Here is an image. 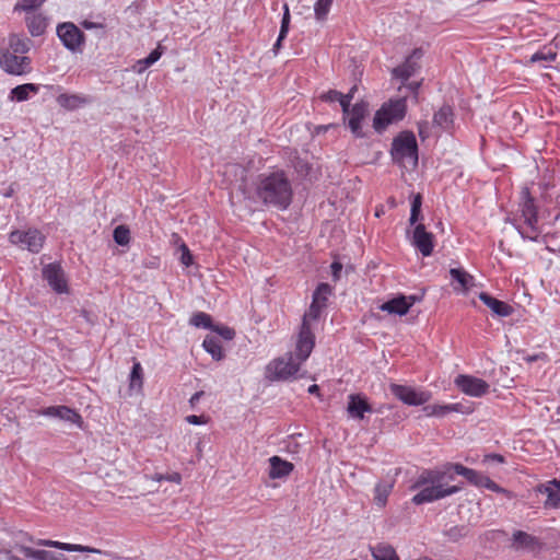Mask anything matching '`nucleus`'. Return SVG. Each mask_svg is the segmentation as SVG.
Returning <instances> with one entry per match:
<instances>
[{"label": "nucleus", "instance_id": "nucleus-40", "mask_svg": "<svg viewBox=\"0 0 560 560\" xmlns=\"http://www.w3.org/2000/svg\"><path fill=\"white\" fill-rule=\"evenodd\" d=\"M422 197L420 194L413 196L411 201V210L409 222L411 225L416 224L421 215Z\"/></svg>", "mask_w": 560, "mask_h": 560}, {"label": "nucleus", "instance_id": "nucleus-3", "mask_svg": "<svg viewBox=\"0 0 560 560\" xmlns=\"http://www.w3.org/2000/svg\"><path fill=\"white\" fill-rule=\"evenodd\" d=\"M325 307L317 302L310 305L308 311L304 314L296 339L298 355L301 360H307L315 347V335L312 330L311 320H317Z\"/></svg>", "mask_w": 560, "mask_h": 560}, {"label": "nucleus", "instance_id": "nucleus-49", "mask_svg": "<svg viewBox=\"0 0 560 560\" xmlns=\"http://www.w3.org/2000/svg\"><path fill=\"white\" fill-rule=\"evenodd\" d=\"M152 479L155 480V481H164L165 480V481H170V482L179 483L182 481V476L178 472L155 474L152 477Z\"/></svg>", "mask_w": 560, "mask_h": 560}, {"label": "nucleus", "instance_id": "nucleus-6", "mask_svg": "<svg viewBox=\"0 0 560 560\" xmlns=\"http://www.w3.org/2000/svg\"><path fill=\"white\" fill-rule=\"evenodd\" d=\"M305 360H301L298 350L275 359L266 368V377L270 381H285L292 377Z\"/></svg>", "mask_w": 560, "mask_h": 560}, {"label": "nucleus", "instance_id": "nucleus-39", "mask_svg": "<svg viewBox=\"0 0 560 560\" xmlns=\"http://www.w3.org/2000/svg\"><path fill=\"white\" fill-rule=\"evenodd\" d=\"M114 241L120 246H127L130 243V230L127 225H118L114 229Z\"/></svg>", "mask_w": 560, "mask_h": 560}, {"label": "nucleus", "instance_id": "nucleus-4", "mask_svg": "<svg viewBox=\"0 0 560 560\" xmlns=\"http://www.w3.org/2000/svg\"><path fill=\"white\" fill-rule=\"evenodd\" d=\"M390 154L393 161L406 166L410 164L412 167L418 165V143L412 131L405 130L399 132L392 142Z\"/></svg>", "mask_w": 560, "mask_h": 560}, {"label": "nucleus", "instance_id": "nucleus-2", "mask_svg": "<svg viewBox=\"0 0 560 560\" xmlns=\"http://www.w3.org/2000/svg\"><path fill=\"white\" fill-rule=\"evenodd\" d=\"M256 196L267 207L285 210L293 198L291 182L283 171L260 174L256 180Z\"/></svg>", "mask_w": 560, "mask_h": 560}, {"label": "nucleus", "instance_id": "nucleus-16", "mask_svg": "<svg viewBox=\"0 0 560 560\" xmlns=\"http://www.w3.org/2000/svg\"><path fill=\"white\" fill-rule=\"evenodd\" d=\"M537 492L546 494L544 503L546 509H560V481L553 479L547 483H540L535 489Z\"/></svg>", "mask_w": 560, "mask_h": 560}, {"label": "nucleus", "instance_id": "nucleus-33", "mask_svg": "<svg viewBox=\"0 0 560 560\" xmlns=\"http://www.w3.org/2000/svg\"><path fill=\"white\" fill-rule=\"evenodd\" d=\"M9 45L12 52L23 55L30 50L31 40L28 38L20 37L19 35H11L9 38Z\"/></svg>", "mask_w": 560, "mask_h": 560}, {"label": "nucleus", "instance_id": "nucleus-54", "mask_svg": "<svg viewBox=\"0 0 560 560\" xmlns=\"http://www.w3.org/2000/svg\"><path fill=\"white\" fill-rule=\"evenodd\" d=\"M418 133L422 140H425L429 137V122L420 121L418 124Z\"/></svg>", "mask_w": 560, "mask_h": 560}, {"label": "nucleus", "instance_id": "nucleus-31", "mask_svg": "<svg viewBox=\"0 0 560 560\" xmlns=\"http://www.w3.org/2000/svg\"><path fill=\"white\" fill-rule=\"evenodd\" d=\"M143 386V371L140 362L135 361L130 375H129V388L131 390H140Z\"/></svg>", "mask_w": 560, "mask_h": 560}, {"label": "nucleus", "instance_id": "nucleus-34", "mask_svg": "<svg viewBox=\"0 0 560 560\" xmlns=\"http://www.w3.org/2000/svg\"><path fill=\"white\" fill-rule=\"evenodd\" d=\"M450 275L453 280L457 281L463 289H468L472 285L474 277L462 268H452Z\"/></svg>", "mask_w": 560, "mask_h": 560}, {"label": "nucleus", "instance_id": "nucleus-44", "mask_svg": "<svg viewBox=\"0 0 560 560\" xmlns=\"http://www.w3.org/2000/svg\"><path fill=\"white\" fill-rule=\"evenodd\" d=\"M45 0H19L15 10L32 11L40 7Z\"/></svg>", "mask_w": 560, "mask_h": 560}, {"label": "nucleus", "instance_id": "nucleus-10", "mask_svg": "<svg viewBox=\"0 0 560 560\" xmlns=\"http://www.w3.org/2000/svg\"><path fill=\"white\" fill-rule=\"evenodd\" d=\"M57 35L63 46L70 51H78L84 44V33L72 22H65L57 26Z\"/></svg>", "mask_w": 560, "mask_h": 560}, {"label": "nucleus", "instance_id": "nucleus-64", "mask_svg": "<svg viewBox=\"0 0 560 560\" xmlns=\"http://www.w3.org/2000/svg\"><path fill=\"white\" fill-rule=\"evenodd\" d=\"M7 559H8V560H23V559H21L20 557H18V556L13 555V553H12V552H10V551H9V552H7Z\"/></svg>", "mask_w": 560, "mask_h": 560}, {"label": "nucleus", "instance_id": "nucleus-26", "mask_svg": "<svg viewBox=\"0 0 560 560\" xmlns=\"http://www.w3.org/2000/svg\"><path fill=\"white\" fill-rule=\"evenodd\" d=\"M39 85L34 83H25L13 88L10 92L9 98L15 102H24L30 98V94H37Z\"/></svg>", "mask_w": 560, "mask_h": 560}, {"label": "nucleus", "instance_id": "nucleus-23", "mask_svg": "<svg viewBox=\"0 0 560 560\" xmlns=\"http://www.w3.org/2000/svg\"><path fill=\"white\" fill-rule=\"evenodd\" d=\"M454 124V112L450 105H443L433 115V126L448 131Z\"/></svg>", "mask_w": 560, "mask_h": 560}, {"label": "nucleus", "instance_id": "nucleus-63", "mask_svg": "<svg viewBox=\"0 0 560 560\" xmlns=\"http://www.w3.org/2000/svg\"><path fill=\"white\" fill-rule=\"evenodd\" d=\"M308 393L310 394H318L319 393V386L316 385V384H313L308 387Z\"/></svg>", "mask_w": 560, "mask_h": 560}, {"label": "nucleus", "instance_id": "nucleus-27", "mask_svg": "<svg viewBox=\"0 0 560 560\" xmlns=\"http://www.w3.org/2000/svg\"><path fill=\"white\" fill-rule=\"evenodd\" d=\"M26 26L32 36H40L47 27L46 19L42 14L26 16Z\"/></svg>", "mask_w": 560, "mask_h": 560}, {"label": "nucleus", "instance_id": "nucleus-13", "mask_svg": "<svg viewBox=\"0 0 560 560\" xmlns=\"http://www.w3.org/2000/svg\"><path fill=\"white\" fill-rule=\"evenodd\" d=\"M43 278L47 281L49 287L57 293H67L68 283L61 266L57 262H51L43 268Z\"/></svg>", "mask_w": 560, "mask_h": 560}, {"label": "nucleus", "instance_id": "nucleus-11", "mask_svg": "<svg viewBox=\"0 0 560 560\" xmlns=\"http://www.w3.org/2000/svg\"><path fill=\"white\" fill-rule=\"evenodd\" d=\"M1 68L13 75H22L31 71V59L26 56H19L12 51H4L0 55Z\"/></svg>", "mask_w": 560, "mask_h": 560}, {"label": "nucleus", "instance_id": "nucleus-58", "mask_svg": "<svg viewBox=\"0 0 560 560\" xmlns=\"http://www.w3.org/2000/svg\"><path fill=\"white\" fill-rule=\"evenodd\" d=\"M81 25L85 30L103 28L104 27L103 24H101V23H95V22H91V21H88V20L82 21Z\"/></svg>", "mask_w": 560, "mask_h": 560}, {"label": "nucleus", "instance_id": "nucleus-8", "mask_svg": "<svg viewBox=\"0 0 560 560\" xmlns=\"http://www.w3.org/2000/svg\"><path fill=\"white\" fill-rule=\"evenodd\" d=\"M390 393L401 402L408 406H421L431 399L428 390H418L415 387L392 383Z\"/></svg>", "mask_w": 560, "mask_h": 560}, {"label": "nucleus", "instance_id": "nucleus-42", "mask_svg": "<svg viewBox=\"0 0 560 560\" xmlns=\"http://www.w3.org/2000/svg\"><path fill=\"white\" fill-rule=\"evenodd\" d=\"M292 164H293V167L295 170V172L302 176V177H306L310 175V172L312 170V166L311 164L301 159V158H295L293 161H292Z\"/></svg>", "mask_w": 560, "mask_h": 560}, {"label": "nucleus", "instance_id": "nucleus-5", "mask_svg": "<svg viewBox=\"0 0 560 560\" xmlns=\"http://www.w3.org/2000/svg\"><path fill=\"white\" fill-rule=\"evenodd\" d=\"M522 202L520 205L521 214L524 219V224L526 228H523L522 225L517 224L515 225L518 233L524 240H529L533 242H536L539 236V229L537 226L538 224V215H537V208L535 206V200L530 196L529 189L524 188L521 192Z\"/></svg>", "mask_w": 560, "mask_h": 560}, {"label": "nucleus", "instance_id": "nucleus-55", "mask_svg": "<svg viewBox=\"0 0 560 560\" xmlns=\"http://www.w3.org/2000/svg\"><path fill=\"white\" fill-rule=\"evenodd\" d=\"M548 357L546 353L544 352H539V353H536V354H532V355H526L524 357V360L527 362V363H533V362H536V361H539V360H542V361H547Z\"/></svg>", "mask_w": 560, "mask_h": 560}, {"label": "nucleus", "instance_id": "nucleus-60", "mask_svg": "<svg viewBox=\"0 0 560 560\" xmlns=\"http://www.w3.org/2000/svg\"><path fill=\"white\" fill-rule=\"evenodd\" d=\"M419 86H420L419 82H412V83L404 84V88H406L407 90L412 92L415 95H417Z\"/></svg>", "mask_w": 560, "mask_h": 560}, {"label": "nucleus", "instance_id": "nucleus-47", "mask_svg": "<svg viewBox=\"0 0 560 560\" xmlns=\"http://www.w3.org/2000/svg\"><path fill=\"white\" fill-rule=\"evenodd\" d=\"M211 330L215 331L219 336H221L225 340H232L235 337L234 329H232L228 326L213 325Z\"/></svg>", "mask_w": 560, "mask_h": 560}, {"label": "nucleus", "instance_id": "nucleus-35", "mask_svg": "<svg viewBox=\"0 0 560 560\" xmlns=\"http://www.w3.org/2000/svg\"><path fill=\"white\" fill-rule=\"evenodd\" d=\"M459 405L453 404V405H433V406H427L424 407V411L428 416H438L443 417L452 411H458Z\"/></svg>", "mask_w": 560, "mask_h": 560}, {"label": "nucleus", "instance_id": "nucleus-56", "mask_svg": "<svg viewBox=\"0 0 560 560\" xmlns=\"http://www.w3.org/2000/svg\"><path fill=\"white\" fill-rule=\"evenodd\" d=\"M186 421L190 424L199 425L207 422V419L203 416L190 415L186 417Z\"/></svg>", "mask_w": 560, "mask_h": 560}, {"label": "nucleus", "instance_id": "nucleus-51", "mask_svg": "<svg viewBox=\"0 0 560 560\" xmlns=\"http://www.w3.org/2000/svg\"><path fill=\"white\" fill-rule=\"evenodd\" d=\"M341 96V92L337 90H329L327 92H324L319 95V100L326 103H334L338 102V100Z\"/></svg>", "mask_w": 560, "mask_h": 560}, {"label": "nucleus", "instance_id": "nucleus-21", "mask_svg": "<svg viewBox=\"0 0 560 560\" xmlns=\"http://www.w3.org/2000/svg\"><path fill=\"white\" fill-rule=\"evenodd\" d=\"M410 307L411 303L408 301L406 295L393 298L380 306L381 311L399 316L407 314Z\"/></svg>", "mask_w": 560, "mask_h": 560}, {"label": "nucleus", "instance_id": "nucleus-17", "mask_svg": "<svg viewBox=\"0 0 560 560\" xmlns=\"http://www.w3.org/2000/svg\"><path fill=\"white\" fill-rule=\"evenodd\" d=\"M40 415L59 418L70 423L80 424L82 422L81 416L74 410L67 406H51L43 409Z\"/></svg>", "mask_w": 560, "mask_h": 560}, {"label": "nucleus", "instance_id": "nucleus-59", "mask_svg": "<svg viewBox=\"0 0 560 560\" xmlns=\"http://www.w3.org/2000/svg\"><path fill=\"white\" fill-rule=\"evenodd\" d=\"M203 394L205 393L202 390L195 393L189 399L190 406L194 407L200 400Z\"/></svg>", "mask_w": 560, "mask_h": 560}, {"label": "nucleus", "instance_id": "nucleus-28", "mask_svg": "<svg viewBox=\"0 0 560 560\" xmlns=\"http://www.w3.org/2000/svg\"><path fill=\"white\" fill-rule=\"evenodd\" d=\"M203 349L213 360L220 361L224 358L221 341L214 336H207L202 342Z\"/></svg>", "mask_w": 560, "mask_h": 560}, {"label": "nucleus", "instance_id": "nucleus-25", "mask_svg": "<svg viewBox=\"0 0 560 560\" xmlns=\"http://www.w3.org/2000/svg\"><path fill=\"white\" fill-rule=\"evenodd\" d=\"M19 551L27 558L35 560H67L62 553H54L47 550H35L31 547L20 546Z\"/></svg>", "mask_w": 560, "mask_h": 560}, {"label": "nucleus", "instance_id": "nucleus-41", "mask_svg": "<svg viewBox=\"0 0 560 560\" xmlns=\"http://www.w3.org/2000/svg\"><path fill=\"white\" fill-rule=\"evenodd\" d=\"M332 0H317L314 5L315 16L317 20L323 21L326 19Z\"/></svg>", "mask_w": 560, "mask_h": 560}, {"label": "nucleus", "instance_id": "nucleus-24", "mask_svg": "<svg viewBox=\"0 0 560 560\" xmlns=\"http://www.w3.org/2000/svg\"><path fill=\"white\" fill-rule=\"evenodd\" d=\"M512 547L514 549H525L529 551H534L536 548L539 547V542L536 537L523 532V530H516L513 534L512 538Z\"/></svg>", "mask_w": 560, "mask_h": 560}, {"label": "nucleus", "instance_id": "nucleus-50", "mask_svg": "<svg viewBox=\"0 0 560 560\" xmlns=\"http://www.w3.org/2000/svg\"><path fill=\"white\" fill-rule=\"evenodd\" d=\"M363 119H359V118H353V117H350L349 118V128L351 130V132L357 137V138H361L363 137V132H362V127H361V121Z\"/></svg>", "mask_w": 560, "mask_h": 560}, {"label": "nucleus", "instance_id": "nucleus-32", "mask_svg": "<svg viewBox=\"0 0 560 560\" xmlns=\"http://www.w3.org/2000/svg\"><path fill=\"white\" fill-rule=\"evenodd\" d=\"M57 103L61 107L72 110L84 104L85 100L75 94L62 93L57 97Z\"/></svg>", "mask_w": 560, "mask_h": 560}, {"label": "nucleus", "instance_id": "nucleus-14", "mask_svg": "<svg viewBox=\"0 0 560 560\" xmlns=\"http://www.w3.org/2000/svg\"><path fill=\"white\" fill-rule=\"evenodd\" d=\"M422 57L423 50L421 48H415L402 65L392 70L393 77L400 79L402 82L408 81V79L420 69L419 61Z\"/></svg>", "mask_w": 560, "mask_h": 560}, {"label": "nucleus", "instance_id": "nucleus-43", "mask_svg": "<svg viewBox=\"0 0 560 560\" xmlns=\"http://www.w3.org/2000/svg\"><path fill=\"white\" fill-rule=\"evenodd\" d=\"M444 534L448 537L450 540L457 541L467 535V529L465 526H453L445 530Z\"/></svg>", "mask_w": 560, "mask_h": 560}, {"label": "nucleus", "instance_id": "nucleus-29", "mask_svg": "<svg viewBox=\"0 0 560 560\" xmlns=\"http://www.w3.org/2000/svg\"><path fill=\"white\" fill-rule=\"evenodd\" d=\"M371 552L374 560H399L395 549L387 544H378L371 547Z\"/></svg>", "mask_w": 560, "mask_h": 560}, {"label": "nucleus", "instance_id": "nucleus-1", "mask_svg": "<svg viewBox=\"0 0 560 560\" xmlns=\"http://www.w3.org/2000/svg\"><path fill=\"white\" fill-rule=\"evenodd\" d=\"M456 475L463 476L469 483L481 488L485 486L488 478L483 474L459 463H447L442 467L423 469L411 486V489L421 488L411 499L412 503L421 505L459 492L463 489V482L448 485L451 481L455 480Z\"/></svg>", "mask_w": 560, "mask_h": 560}, {"label": "nucleus", "instance_id": "nucleus-38", "mask_svg": "<svg viewBox=\"0 0 560 560\" xmlns=\"http://www.w3.org/2000/svg\"><path fill=\"white\" fill-rule=\"evenodd\" d=\"M392 483L378 482L375 486V502L380 506H384L387 502V498L392 491Z\"/></svg>", "mask_w": 560, "mask_h": 560}, {"label": "nucleus", "instance_id": "nucleus-7", "mask_svg": "<svg viewBox=\"0 0 560 560\" xmlns=\"http://www.w3.org/2000/svg\"><path fill=\"white\" fill-rule=\"evenodd\" d=\"M406 95L397 100H390L375 113L373 128L377 132L384 131L392 122L401 120L406 115Z\"/></svg>", "mask_w": 560, "mask_h": 560}, {"label": "nucleus", "instance_id": "nucleus-46", "mask_svg": "<svg viewBox=\"0 0 560 560\" xmlns=\"http://www.w3.org/2000/svg\"><path fill=\"white\" fill-rule=\"evenodd\" d=\"M368 112V104L365 102L355 103L349 110L350 117L363 119Z\"/></svg>", "mask_w": 560, "mask_h": 560}, {"label": "nucleus", "instance_id": "nucleus-61", "mask_svg": "<svg viewBox=\"0 0 560 560\" xmlns=\"http://www.w3.org/2000/svg\"><path fill=\"white\" fill-rule=\"evenodd\" d=\"M489 458L491 460H495L498 463H504L505 462L504 457L502 455H500V454H491V455H489Z\"/></svg>", "mask_w": 560, "mask_h": 560}, {"label": "nucleus", "instance_id": "nucleus-52", "mask_svg": "<svg viewBox=\"0 0 560 560\" xmlns=\"http://www.w3.org/2000/svg\"><path fill=\"white\" fill-rule=\"evenodd\" d=\"M180 252H182L180 262L183 265H185L186 267L190 266L192 264V255H191L189 248L187 247V245L183 244L180 246Z\"/></svg>", "mask_w": 560, "mask_h": 560}, {"label": "nucleus", "instance_id": "nucleus-62", "mask_svg": "<svg viewBox=\"0 0 560 560\" xmlns=\"http://www.w3.org/2000/svg\"><path fill=\"white\" fill-rule=\"evenodd\" d=\"M541 59H547V57L544 54H541V52H536L532 57V61H538V60H541Z\"/></svg>", "mask_w": 560, "mask_h": 560}, {"label": "nucleus", "instance_id": "nucleus-22", "mask_svg": "<svg viewBox=\"0 0 560 560\" xmlns=\"http://www.w3.org/2000/svg\"><path fill=\"white\" fill-rule=\"evenodd\" d=\"M37 545L44 547H52L65 551H78V552H91V553H101L100 549L82 546V545H73L67 542H60L50 539H39Z\"/></svg>", "mask_w": 560, "mask_h": 560}, {"label": "nucleus", "instance_id": "nucleus-30", "mask_svg": "<svg viewBox=\"0 0 560 560\" xmlns=\"http://www.w3.org/2000/svg\"><path fill=\"white\" fill-rule=\"evenodd\" d=\"M162 56V51L160 50V46L152 50L145 58L140 59L136 62L133 66V70L138 73H142L145 71L150 66L155 63Z\"/></svg>", "mask_w": 560, "mask_h": 560}, {"label": "nucleus", "instance_id": "nucleus-15", "mask_svg": "<svg viewBox=\"0 0 560 560\" xmlns=\"http://www.w3.org/2000/svg\"><path fill=\"white\" fill-rule=\"evenodd\" d=\"M411 243L422 256L428 257L434 248V235L425 230L424 224L419 223L415 226Z\"/></svg>", "mask_w": 560, "mask_h": 560}, {"label": "nucleus", "instance_id": "nucleus-37", "mask_svg": "<svg viewBox=\"0 0 560 560\" xmlns=\"http://www.w3.org/2000/svg\"><path fill=\"white\" fill-rule=\"evenodd\" d=\"M189 324L199 328V327H202V328H207V329H210L212 328L213 324H212V318L209 314L207 313H203V312H197L195 313L190 319H189Z\"/></svg>", "mask_w": 560, "mask_h": 560}, {"label": "nucleus", "instance_id": "nucleus-20", "mask_svg": "<svg viewBox=\"0 0 560 560\" xmlns=\"http://www.w3.org/2000/svg\"><path fill=\"white\" fill-rule=\"evenodd\" d=\"M269 477L271 479L288 477L294 469V465L292 463L284 460L277 455L269 458Z\"/></svg>", "mask_w": 560, "mask_h": 560}, {"label": "nucleus", "instance_id": "nucleus-48", "mask_svg": "<svg viewBox=\"0 0 560 560\" xmlns=\"http://www.w3.org/2000/svg\"><path fill=\"white\" fill-rule=\"evenodd\" d=\"M482 488L490 489V490H492L494 492H498V493H503L508 499H513L514 498V494L511 491L500 487L498 483H495L489 477L487 478V481H486V483H485V486Z\"/></svg>", "mask_w": 560, "mask_h": 560}, {"label": "nucleus", "instance_id": "nucleus-18", "mask_svg": "<svg viewBox=\"0 0 560 560\" xmlns=\"http://www.w3.org/2000/svg\"><path fill=\"white\" fill-rule=\"evenodd\" d=\"M479 299L485 305H487L492 311L494 315L499 317H508L512 315L514 312V308L510 304L501 300H498L486 292H481L479 294Z\"/></svg>", "mask_w": 560, "mask_h": 560}, {"label": "nucleus", "instance_id": "nucleus-36", "mask_svg": "<svg viewBox=\"0 0 560 560\" xmlns=\"http://www.w3.org/2000/svg\"><path fill=\"white\" fill-rule=\"evenodd\" d=\"M331 294V288L328 283H319L313 293V302L326 307L328 296Z\"/></svg>", "mask_w": 560, "mask_h": 560}, {"label": "nucleus", "instance_id": "nucleus-9", "mask_svg": "<svg viewBox=\"0 0 560 560\" xmlns=\"http://www.w3.org/2000/svg\"><path fill=\"white\" fill-rule=\"evenodd\" d=\"M12 244L19 245L32 253H38L44 245L45 236L36 229H28L27 231H13L9 235Z\"/></svg>", "mask_w": 560, "mask_h": 560}, {"label": "nucleus", "instance_id": "nucleus-53", "mask_svg": "<svg viewBox=\"0 0 560 560\" xmlns=\"http://www.w3.org/2000/svg\"><path fill=\"white\" fill-rule=\"evenodd\" d=\"M338 102H339V104H340V106L342 108L343 115H348L349 110H350L351 95H343L341 93V96L338 100Z\"/></svg>", "mask_w": 560, "mask_h": 560}, {"label": "nucleus", "instance_id": "nucleus-12", "mask_svg": "<svg viewBox=\"0 0 560 560\" xmlns=\"http://www.w3.org/2000/svg\"><path fill=\"white\" fill-rule=\"evenodd\" d=\"M454 384L464 394L472 397H482L489 393L490 385L476 376L459 374L455 377Z\"/></svg>", "mask_w": 560, "mask_h": 560}, {"label": "nucleus", "instance_id": "nucleus-57", "mask_svg": "<svg viewBox=\"0 0 560 560\" xmlns=\"http://www.w3.org/2000/svg\"><path fill=\"white\" fill-rule=\"evenodd\" d=\"M330 268L334 280H338L340 278V272L342 270V264L339 261H334Z\"/></svg>", "mask_w": 560, "mask_h": 560}, {"label": "nucleus", "instance_id": "nucleus-45", "mask_svg": "<svg viewBox=\"0 0 560 560\" xmlns=\"http://www.w3.org/2000/svg\"><path fill=\"white\" fill-rule=\"evenodd\" d=\"M289 25H290V11L288 4L283 5V15L281 20V26H280V39H284L289 32Z\"/></svg>", "mask_w": 560, "mask_h": 560}, {"label": "nucleus", "instance_id": "nucleus-19", "mask_svg": "<svg viewBox=\"0 0 560 560\" xmlns=\"http://www.w3.org/2000/svg\"><path fill=\"white\" fill-rule=\"evenodd\" d=\"M347 411L350 417L355 419H363L364 412H371L372 407L360 394H351L349 396Z\"/></svg>", "mask_w": 560, "mask_h": 560}]
</instances>
